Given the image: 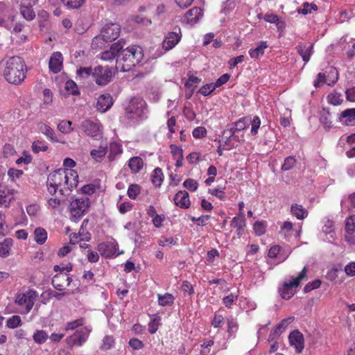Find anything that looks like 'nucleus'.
Wrapping results in <instances>:
<instances>
[{
  "label": "nucleus",
  "mask_w": 355,
  "mask_h": 355,
  "mask_svg": "<svg viewBox=\"0 0 355 355\" xmlns=\"http://www.w3.org/2000/svg\"><path fill=\"white\" fill-rule=\"evenodd\" d=\"M112 69L109 67L97 66L93 71V80L98 85H105L111 81Z\"/></svg>",
  "instance_id": "nucleus-8"
},
{
  "label": "nucleus",
  "mask_w": 355,
  "mask_h": 355,
  "mask_svg": "<svg viewBox=\"0 0 355 355\" xmlns=\"http://www.w3.org/2000/svg\"><path fill=\"white\" fill-rule=\"evenodd\" d=\"M34 238L38 244L42 245L44 243L47 239V232L44 229L37 227L34 231Z\"/></svg>",
  "instance_id": "nucleus-33"
},
{
  "label": "nucleus",
  "mask_w": 355,
  "mask_h": 355,
  "mask_svg": "<svg viewBox=\"0 0 355 355\" xmlns=\"http://www.w3.org/2000/svg\"><path fill=\"white\" fill-rule=\"evenodd\" d=\"M291 212L299 220H302L308 216V211L302 205L297 204L292 205Z\"/></svg>",
  "instance_id": "nucleus-28"
},
{
  "label": "nucleus",
  "mask_w": 355,
  "mask_h": 355,
  "mask_svg": "<svg viewBox=\"0 0 355 355\" xmlns=\"http://www.w3.org/2000/svg\"><path fill=\"white\" fill-rule=\"evenodd\" d=\"M177 240L173 237H164L162 236L158 241V244L160 246H171L175 245Z\"/></svg>",
  "instance_id": "nucleus-61"
},
{
  "label": "nucleus",
  "mask_w": 355,
  "mask_h": 355,
  "mask_svg": "<svg viewBox=\"0 0 355 355\" xmlns=\"http://www.w3.org/2000/svg\"><path fill=\"white\" fill-rule=\"evenodd\" d=\"M266 224L264 221H257L254 224V231L257 236H261L266 232Z\"/></svg>",
  "instance_id": "nucleus-51"
},
{
  "label": "nucleus",
  "mask_w": 355,
  "mask_h": 355,
  "mask_svg": "<svg viewBox=\"0 0 355 355\" xmlns=\"http://www.w3.org/2000/svg\"><path fill=\"white\" fill-rule=\"evenodd\" d=\"M236 132H239L236 130L235 126L232 123L230 128L223 131V136L227 139V140L233 139L236 141H239V138H237V136L236 135Z\"/></svg>",
  "instance_id": "nucleus-43"
},
{
  "label": "nucleus",
  "mask_w": 355,
  "mask_h": 355,
  "mask_svg": "<svg viewBox=\"0 0 355 355\" xmlns=\"http://www.w3.org/2000/svg\"><path fill=\"white\" fill-rule=\"evenodd\" d=\"M37 297L38 295L35 291L31 290L26 294H24V304L26 305L25 311L26 313H28L32 309Z\"/></svg>",
  "instance_id": "nucleus-23"
},
{
  "label": "nucleus",
  "mask_w": 355,
  "mask_h": 355,
  "mask_svg": "<svg viewBox=\"0 0 355 355\" xmlns=\"http://www.w3.org/2000/svg\"><path fill=\"white\" fill-rule=\"evenodd\" d=\"M320 120L324 125V128L329 129L331 127V121L329 119V112L324 108L322 110Z\"/></svg>",
  "instance_id": "nucleus-50"
},
{
  "label": "nucleus",
  "mask_w": 355,
  "mask_h": 355,
  "mask_svg": "<svg viewBox=\"0 0 355 355\" xmlns=\"http://www.w3.org/2000/svg\"><path fill=\"white\" fill-rule=\"evenodd\" d=\"M47 338L48 334L43 330L37 331L33 335V339L37 343H44Z\"/></svg>",
  "instance_id": "nucleus-58"
},
{
  "label": "nucleus",
  "mask_w": 355,
  "mask_h": 355,
  "mask_svg": "<svg viewBox=\"0 0 355 355\" xmlns=\"http://www.w3.org/2000/svg\"><path fill=\"white\" fill-rule=\"evenodd\" d=\"M92 331L90 327H85L80 330L76 331L72 335L68 336L66 342L69 346L81 347L88 339Z\"/></svg>",
  "instance_id": "nucleus-7"
},
{
  "label": "nucleus",
  "mask_w": 355,
  "mask_h": 355,
  "mask_svg": "<svg viewBox=\"0 0 355 355\" xmlns=\"http://www.w3.org/2000/svg\"><path fill=\"white\" fill-rule=\"evenodd\" d=\"M144 58L143 49L139 46L123 47L116 60V68L121 71H130L139 64Z\"/></svg>",
  "instance_id": "nucleus-2"
},
{
  "label": "nucleus",
  "mask_w": 355,
  "mask_h": 355,
  "mask_svg": "<svg viewBox=\"0 0 355 355\" xmlns=\"http://www.w3.org/2000/svg\"><path fill=\"white\" fill-rule=\"evenodd\" d=\"M303 8L297 9V12L299 14H302L304 15L311 13L312 10L316 11L318 10V6L315 3H309L308 2H305L303 3Z\"/></svg>",
  "instance_id": "nucleus-37"
},
{
  "label": "nucleus",
  "mask_w": 355,
  "mask_h": 355,
  "mask_svg": "<svg viewBox=\"0 0 355 355\" xmlns=\"http://www.w3.org/2000/svg\"><path fill=\"white\" fill-rule=\"evenodd\" d=\"M230 226L232 228L236 229L237 235H241L244 232L245 227V218L244 213H239V214L234 217L231 221Z\"/></svg>",
  "instance_id": "nucleus-20"
},
{
  "label": "nucleus",
  "mask_w": 355,
  "mask_h": 355,
  "mask_svg": "<svg viewBox=\"0 0 355 355\" xmlns=\"http://www.w3.org/2000/svg\"><path fill=\"white\" fill-rule=\"evenodd\" d=\"M128 166L133 173H137L139 172L144 166L143 159L139 157H133L130 159Z\"/></svg>",
  "instance_id": "nucleus-29"
},
{
  "label": "nucleus",
  "mask_w": 355,
  "mask_h": 355,
  "mask_svg": "<svg viewBox=\"0 0 355 355\" xmlns=\"http://www.w3.org/2000/svg\"><path fill=\"white\" fill-rule=\"evenodd\" d=\"M94 71V68H92L91 67H80L79 68L76 73L77 75L84 79H87L90 76L93 78V71Z\"/></svg>",
  "instance_id": "nucleus-38"
},
{
  "label": "nucleus",
  "mask_w": 355,
  "mask_h": 355,
  "mask_svg": "<svg viewBox=\"0 0 355 355\" xmlns=\"http://www.w3.org/2000/svg\"><path fill=\"white\" fill-rule=\"evenodd\" d=\"M297 163V160L293 156H288L284 159V164L282 166V170L284 171L292 169Z\"/></svg>",
  "instance_id": "nucleus-41"
},
{
  "label": "nucleus",
  "mask_w": 355,
  "mask_h": 355,
  "mask_svg": "<svg viewBox=\"0 0 355 355\" xmlns=\"http://www.w3.org/2000/svg\"><path fill=\"white\" fill-rule=\"evenodd\" d=\"M327 101L329 103L334 105H339L343 102L341 94L336 92L331 93L329 94L327 96Z\"/></svg>",
  "instance_id": "nucleus-48"
},
{
  "label": "nucleus",
  "mask_w": 355,
  "mask_h": 355,
  "mask_svg": "<svg viewBox=\"0 0 355 355\" xmlns=\"http://www.w3.org/2000/svg\"><path fill=\"white\" fill-rule=\"evenodd\" d=\"M114 345V339L112 336H105L102 341L100 347L101 350H108L113 347Z\"/></svg>",
  "instance_id": "nucleus-44"
},
{
  "label": "nucleus",
  "mask_w": 355,
  "mask_h": 355,
  "mask_svg": "<svg viewBox=\"0 0 355 355\" xmlns=\"http://www.w3.org/2000/svg\"><path fill=\"white\" fill-rule=\"evenodd\" d=\"M58 129L62 133L69 134L73 131V128H71V122L70 121L62 120L58 125Z\"/></svg>",
  "instance_id": "nucleus-45"
},
{
  "label": "nucleus",
  "mask_w": 355,
  "mask_h": 355,
  "mask_svg": "<svg viewBox=\"0 0 355 355\" xmlns=\"http://www.w3.org/2000/svg\"><path fill=\"white\" fill-rule=\"evenodd\" d=\"M31 7L24 3V18L27 20H32L35 17V13Z\"/></svg>",
  "instance_id": "nucleus-59"
},
{
  "label": "nucleus",
  "mask_w": 355,
  "mask_h": 355,
  "mask_svg": "<svg viewBox=\"0 0 355 355\" xmlns=\"http://www.w3.org/2000/svg\"><path fill=\"white\" fill-rule=\"evenodd\" d=\"M13 240L10 238L5 239L3 242H0V256H8L10 248L12 245Z\"/></svg>",
  "instance_id": "nucleus-32"
},
{
  "label": "nucleus",
  "mask_w": 355,
  "mask_h": 355,
  "mask_svg": "<svg viewBox=\"0 0 355 355\" xmlns=\"http://www.w3.org/2000/svg\"><path fill=\"white\" fill-rule=\"evenodd\" d=\"M13 190L7 189L6 186L0 182V206H8L10 203L12 198H8L9 194H12Z\"/></svg>",
  "instance_id": "nucleus-27"
},
{
  "label": "nucleus",
  "mask_w": 355,
  "mask_h": 355,
  "mask_svg": "<svg viewBox=\"0 0 355 355\" xmlns=\"http://www.w3.org/2000/svg\"><path fill=\"white\" fill-rule=\"evenodd\" d=\"M345 230L348 234H353L355 231V215H352L347 218L345 223Z\"/></svg>",
  "instance_id": "nucleus-53"
},
{
  "label": "nucleus",
  "mask_w": 355,
  "mask_h": 355,
  "mask_svg": "<svg viewBox=\"0 0 355 355\" xmlns=\"http://www.w3.org/2000/svg\"><path fill=\"white\" fill-rule=\"evenodd\" d=\"M290 345L295 347L297 352H301L304 347L303 334L298 330L292 331L288 336Z\"/></svg>",
  "instance_id": "nucleus-15"
},
{
  "label": "nucleus",
  "mask_w": 355,
  "mask_h": 355,
  "mask_svg": "<svg viewBox=\"0 0 355 355\" xmlns=\"http://www.w3.org/2000/svg\"><path fill=\"white\" fill-rule=\"evenodd\" d=\"M8 175L12 182H17V180H19L22 175V171L15 168H10L8 171Z\"/></svg>",
  "instance_id": "nucleus-63"
},
{
  "label": "nucleus",
  "mask_w": 355,
  "mask_h": 355,
  "mask_svg": "<svg viewBox=\"0 0 355 355\" xmlns=\"http://www.w3.org/2000/svg\"><path fill=\"white\" fill-rule=\"evenodd\" d=\"M89 207V200L86 196L72 197L70 200L69 211L70 218L76 222L87 212Z\"/></svg>",
  "instance_id": "nucleus-6"
},
{
  "label": "nucleus",
  "mask_w": 355,
  "mask_h": 355,
  "mask_svg": "<svg viewBox=\"0 0 355 355\" xmlns=\"http://www.w3.org/2000/svg\"><path fill=\"white\" fill-rule=\"evenodd\" d=\"M98 250L101 256L110 258L116 257L119 254L116 253V245L111 242H103L98 245Z\"/></svg>",
  "instance_id": "nucleus-16"
},
{
  "label": "nucleus",
  "mask_w": 355,
  "mask_h": 355,
  "mask_svg": "<svg viewBox=\"0 0 355 355\" xmlns=\"http://www.w3.org/2000/svg\"><path fill=\"white\" fill-rule=\"evenodd\" d=\"M174 297L170 293H165L164 295L158 294V303L162 306L171 305L173 303Z\"/></svg>",
  "instance_id": "nucleus-35"
},
{
  "label": "nucleus",
  "mask_w": 355,
  "mask_h": 355,
  "mask_svg": "<svg viewBox=\"0 0 355 355\" xmlns=\"http://www.w3.org/2000/svg\"><path fill=\"white\" fill-rule=\"evenodd\" d=\"M80 128L88 137H97L102 135V127L98 122L85 120L81 123Z\"/></svg>",
  "instance_id": "nucleus-12"
},
{
  "label": "nucleus",
  "mask_w": 355,
  "mask_h": 355,
  "mask_svg": "<svg viewBox=\"0 0 355 355\" xmlns=\"http://www.w3.org/2000/svg\"><path fill=\"white\" fill-rule=\"evenodd\" d=\"M342 119H347L345 121L347 125H353L355 122V108L344 110L340 114V120Z\"/></svg>",
  "instance_id": "nucleus-31"
},
{
  "label": "nucleus",
  "mask_w": 355,
  "mask_h": 355,
  "mask_svg": "<svg viewBox=\"0 0 355 355\" xmlns=\"http://www.w3.org/2000/svg\"><path fill=\"white\" fill-rule=\"evenodd\" d=\"M203 12L201 8L198 7H194L188 10L183 16L182 21L183 23L194 25L196 24L200 19L202 17Z\"/></svg>",
  "instance_id": "nucleus-13"
},
{
  "label": "nucleus",
  "mask_w": 355,
  "mask_h": 355,
  "mask_svg": "<svg viewBox=\"0 0 355 355\" xmlns=\"http://www.w3.org/2000/svg\"><path fill=\"white\" fill-rule=\"evenodd\" d=\"M121 26L116 23L105 24L101 31V33L92 40V46L94 49L102 48L103 42H110L116 40L120 34Z\"/></svg>",
  "instance_id": "nucleus-3"
},
{
  "label": "nucleus",
  "mask_w": 355,
  "mask_h": 355,
  "mask_svg": "<svg viewBox=\"0 0 355 355\" xmlns=\"http://www.w3.org/2000/svg\"><path fill=\"white\" fill-rule=\"evenodd\" d=\"M268 46L266 41H261L256 48L250 49L249 50V55L252 59H258L263 56L265 50L268 48Z\"/></svg>",
  "instance_id": "nucleus-26"
},
{
  "label": "nucleus",
  "mask_w": 355,
  "mask_h": 355,
  "mask_svg": "<svg viewBox=\"0 0 355 355\" xmlns=\"http://www.w3.org/2000/svg\"><path fill=\"white\" fill-rule=\"evenodd\" d=\"M77 172L73 169H58L51 173L46 186L49 193L53 195L58 191L61 195H69L76 187L78 180Z\"/></svg>",
  "instance_id": "nucleus-1"
},
{
  "label": "nucleus",
  "mask_w": 355,
  "mask_h": 355,
  "mask_svg": "<svg viewBox=\"0 0 355 355\" xmlns=\"http://www.w3.org/2000/svg\"><path fill=\"white\" fill-rule=\"evenodd\" d=\"M126 44V42L124 39H121L116 42L113 43L110 50L105 51L101 54V59L104 61L113 60L116 57H118L121 50Z\"/></svg>",
  "instance_id": "nucleus-10"
},
{
  "label": "nucleus",
  "mask_w": 355,
  "mask_h": 355,
  "mask_svg": "<svg viewBox=\"0 0 355 355\" xmlns=\"http://www.w3.org/2000/svg\"><path fill=\"white\" fill-rule=\"evenodd\" d=\"M237 299L238 295L236 294L231 293L223 298V302L226 307L231 308Z\"/></svg>",
  "instance_id": "nucleus-57"
},
{
  "label": "nucleus",
  "mask_w": 355,
  "mask_h": 355,
  "mask_svg": "<svg viewBox=\"0 0 355 355\" xmlns=\"http://www.w3.org/2000/svg\"><path fill=\"white\" fill-rule=\"evenodd\" d=\"M22 60L19 56H12L6 62L3 76L6 80L14 85H19L22 82Z\"/></svg>",
  "instance_id": "nucleus-4"
},
{
  "label": "nucleus",
  "mask_w": 355,
  "mask_h": 355,
  "mask_svg": "<svg viewBox=\"0 0 355 355\" xmlns=\"http://www.w3.org/2000/svg\"><path fill=\"white\" fill-rule=\"evenodd\" d=\"M40 131L52 142L61 143L62 141L55 135L53 130L48 125L40 123L38 124Z\"/></svg>",
  "instance_id": "nucleus-22"
},
{
  "label": "nucleus",
  "mask_w": 355,
  "mask_h": 355,
  "mask_svg": "<svg viewBox=\"0 0 355 355\" xmlns=\"http://www.w3.org/2000/svg\"><path fill=\"white\" fill-rule=\"evenodd\" d=\"M85 323V319L83 318H80L73 321L68 322L66 323L64 329L66 331L69 330H74L76 328L84 325Z\"/></svg>",
  "instance_id": "nucleus-39"
},
{
  "label": "nucleus",
  "mask_w": 355,
  "mask_h": 355,
  "mask_svg": "<svg viewBox=\"0 0 355 355\" xmlns=\"http://www.w3.org/2000/svg\"><path fill=\"white\" fill-rule=\"evenodd\" d=\"M71 282V278L67 273L59 272L53 277L51 284L56 290L62 291L66 286L70 285Z\"/></svg>",
  "instance_id": "nucleus-14"
},
{
  "label": "nucleus",
  "mask_w": 355,
  "mask_h": 355,
  "mask_svg": "<svg viewBox=\"0 0 355 355\" xmlns=\"http://www.w3.org/2000/svg\"><path fill=\"white\" fill-rule=\"evenodd\" d=\"M227 331L230 335H234L238 330L239 324L236 320L232 316H230L227 318Z\"/></svg>",
  "instance_id": "nucleus-40"
},
{
  "label": "nucleus",
  "mask_w": 355,
  "mask_h": 355,
  "mask_svg": "<svg viewBox=\"0 0 355 355\" xmlns=\"http://www.w3.org/2000/svg\"><path fill=\"white\" fill-rule=\"evenodd\" d=\"M64 88L69 94L76 95L79 94L78 86L72 80H69L65 83Z\"/></svg>",
  "instance_id": "nucleus-46"
},
{
  "label": "nucleus",
  "mask_w": 355,
  "mask_h": 355,
  "mask_svg": "<svg viewBox=\"0 0 355 355\" xmlns=\"http://www.w3.org/2000/svg\"><path fill=\"white\" fill-rule=\"evenodd\" d=\"M26 211L30 216H36L40 211V207L37 204L33 203L26 207Z\"/></svg>",
  "instance_id": "nucleus-60"
},
{
  "label": "nucleus",
  "mask_w": 355,
  "mask_h": 355,
  "mask_svg": "<svg viewBox=\"0 0 355 355\" xmlns=\"http://www.w3.org/2000/svg\"><path fill=\"white\" fill-rule=\"evenodd\" d=\"M279 292L282 297L285 300L291 299L295 293V291L291 290L288 287H286L284 284L282 287L279 288Z\"/></svg>",
  "instance_id": "nucleus-54"
},
{
  "label": "nucleus",
  "mask_w": 355,
  "mask_h": 355,
  "mask_svg": "<svg viewBox=\"0 0 355 355\" xmlns=\"http://www.w3.org/2000/svg\"><path fill=\"white\" fill-rule=\"evenodd\" d=\"M163 182V173L160 168H156L152 175V182L156 187H159Z\"/></svg>",
  "instance_id": "nucleus-36"
},
{
  "label": "nucleus",
  "mask_w": 355,
  "mask_h": 355,
  "mask_svg": "<svg viewBox=\"0 0 355 355\" xmlns=\"http://www.w3.org/2000/svg\"><path fill=\"white\" fill-rule=\"evenodd\" d=\"M306 268L304 267L297 277H292L291 279L285 282L284 283V285L292 291H295V289L299 286L301 281L304 279L306 277Z\"/></svg>",
  "instance_id": "nucleus-21"
},
{
  "label": "nucleus",
  "mask_w": 355,
  "mask_h": 355,
  "mask_svg": "<svg viewBox=\"0 0 355 355\" xmlns=\"http://www.w3.org/2000/svg\"><path fill=\"white\" fill-rule=\"evenodd\" d=\"M21 322V317L18 315H14L7 320L6 326L8 328L14 329L20 325Z\"/></svg>",
  "instance_id": "nucleus-49"
},
{
  "label": "nucleus",
  "mask_w": 355,
  "mask_h": 355,
  "mask_svg": "<svg viewBox=\"0 0 355 355\" xmlns=\"http://www.w3.org/2000/svg\"><path fill=\"white\" fill-rule=\"evenodd\" d=\"M148 113L147 104L141 98L132 99L125 108V116L134 121L146 119Z\"/></svg>",
  "instance_id": "nucleus-5"
},
{
  "label": "nucleus",
  "mask_w": 355,
  "mask_h": 355,
  "mask_svg": "<svg viewBox=\"0 0 355 355\" xmlns=\"http://www.w3.org/2000/svg\"><path fill=\"white\" fill-rule=\"evenodd\" d=\"M64 6L69 10H77L80 8L85 0H61Z\"/></svg>",
  "instance_id": "nucleus-34"
},
{
  "label": "nucleus",
  "mask_w": 355,
  "mask_h": 355,
  "mask_svg": "<svg viewBox=\"0 0 355 355\" xmlns=\"http://www.w3.org/2000/svg\"><path fill=\"white\" fill-rule=\"evenodd\" d=\"M107 143L106 141H101L100 146L97 149H93L90 152L91 157L95 160L98 161L102 157H105L107 153Z\"/></svg>",
  "instance_id": "nucleus-25"
},
{
  "label": "nucleus",
  "mask_w": 355,
  "mask_h": 355,
  "mask_svg": "<svg viewBox=\"0 0 355 355\" xmlns=\"http://www.w3.org/2000/svg\"><path fill=\"white\" fill-rule=\"evenodd\" d=\"M62 55L60 52H54L49 62L50 70L55 73H58L62 67Z\"/></svg>",
  "instance_id": "nucleus-17"
},
{
  "label": "nucleus",
  "mask_w": 355,
  "mask_h": 355,
  "mask_svg": "<svg viewBox=\"0 0 355 355\" xmlns=\"http://www.w3.org/2000/svg\"><path fill=\"white\" fill-rule=\"evenodd\" d=\"M31 148L33 152L35 153H38L41 151L45 152L48 150V146L45 142L40 140L33 141Z\"/></svg>",
  "instance_id": "nucleus-42"
},
{
  "label": "nucleus",
  "mask_w": 355,
  "mask_h": 355,
  "mask_svg": "<svg viewBox=\"0 0 355 355\" xmlns=\"http://www.w3.org/2000/svg\"><path fill=\"white\" fill-rule=\"evenodd\" d=\"M216 89V87L214 85V83H209L207 84L204 86H202L199 90L198 93L202 94L203 96H206L210 94L212 92H214Z\"/></svg>",
  "instance_id": "nucleus-62"
},
{
  "label": "nucleus",
  "mask_w": 355,
  "mask_h": 355,
  "mask_svg": "<svg viewBox=\"0 0 355 355\" xmlns=\"http://www.w3.org/2000/svg\"><path fill=\"white\" fill-rule=\"evenodd\" d=\"M140 187L138 184H131L128 189V196L131 199H135L140 193Z\"/></svg>",
  "instance_id": "nucleus-55"
},
{
  "label": "nucleus",
  "mask_w": 355,
  "mask_h": 355,
  "mask_svg": "<svg viewBox=\"0 0 355 355\" xmlns=\"http://www.w3.org/2000/svg\"><path fill=\"white\" fill-rule=\"evenodd\" d=\"M81 230L83 231V226L78 234L74 233L70 235V241L71 243H78L79 241H88L90 240L91 237L89 233L80 232Z\"/></svg>",
  "instance_id": "nucleus-30"
},
{
  "label": "nucleus",
  "mask_w": 355,
  "mask_h": 355,
  "mask_svg": "<svg viewBox=\"0 0 355 355\" xmlns=\"http://www.w3.org/2000/svg\"><path fill=\"white\" fill-rule=\"evenodd\" d=\"M252 135L255 136L258 134V130L261 125V119L258 116H254L250 121Z\"/></svg>",
  "instance_id": "nucleus-47"
},
{
  "label": "nucleus",
  "mask_w": 355,
  "mask_h": 355,
  "mask_svg": "<svg viewBox=\"0 0 355 355\" xmlns=\"http://www.w3.org/2000/svg\"><path fill=\"white\" fill-rule=\"evenodd\" d=\"M175 204L180 208L187 209L190 206V200L188 192L180 191L174 196Z\"/></svg>",
  "instance_id": "nucleus-19"
},
{
  "label": "nucleus",
  "mask_w": 355,
  "mask_h": 355,
  "mask_svg": "<svg viewBox=\"0 0 355 355\" xmlns=\"http://www.w3.org/2000/svg\"><path fill=\"white\" fill-rule=\"evenodd\" d=\"M112 104V98L110 94H102L98 98L96 103V109L101 112H105L111 107Z\"/></svg>",
  "instance_id": "nucleus-18"
},
{
  "label": "nucleus",
  "mask_w": 355,
  "mask_h": 355,
  "mask_svg": "<svg viewBox=\"0 0 355 355\" xmlns=\"http://www.w3.org/2000/svg\"><path fill=\"white\" fill-rule=\"evenodd\" d=\"M299 54L302 56L303 61L306 63L309 61L313 53V44L309 46L303 44H299L297 46Z\"/></svg>",
  "instance_id": "nucleus-24"
},
{
  "label": "nucleus",
  "mask_w": 355,
  "mask_h": 355,
  "mask_svg": "<svg viewBox=\"0 0 355 355\" xmlns=\"http://www.w3.org/2000/svg\"><path fill=\"white\" fill-rule=\"evenodd\" d=\"M183 186L189 191L193 192L198 189V183L196 180L189 178L184 180L183 182Z\"/></svg>",
  "instance_id": "nucleus-56"
},
{
  "label": "nucleus",
  "mask_w": 355,
  "mask_h": 355,
  "mask_svg": "<svg viewBox=\"0 0 355 355\" xmlns=\"http://www.w3.org/2000/svg\"><path fill=\"white\" fill-rule=\"evenodd\" d=\"M338 78V73L336 68L331 67L328 71L319 73L317 79L314 81V86L319 87L324 83L331 85L334 84Z\"/></svg>",
  "instance_id": "nucleus-9"
},
{
  "label": "nucleus",
  "mask_w": 355,
  "mask_h": 355,
  "mask_svg": "<svg viewBox=\"0 0 355 355\" xmlns=\"http://www.w3.org/2000/svg\"><path fill=\"white\" fill-rule=\"evenodd\" d=\"M207 130L204 127H197L193 129L192 135L196 139H200L206 136Z\"/></svg>",
  "instance_id": "nucleus-64"
},
{
  "label": "nucleus",
  "mask_w": 355,
  "mask_h": 355,
  "mask_svg": "<svg viewBox=\"0 0 355 355\" xmlns=\"http://www.w3.org/2000/svg\"><path fill=\"white\" fill-rule=\"evenodd\" d=\"M182 33L180 28H176L173 31L169 32L165 36L162 42V47L165 51L173 49L180 41Z\"/></svg>",
  "instance_id": "nucleus-11"
},
{
  "label": "nucleus",
  "mask_w": 355,
  "mask_h": 355,
  "mask_svg": "<svg viewBox=\"0 0 355 355\" xmlns=\"http://www.w3.org/2000/svg\"><path fill=\"white\" fill-rule=\"evenodd\" d=\"M110 150V153L108 157L110 161H112L114 159V157L113 156V155H120L122 153V148H121V146L116 143L111 144Z\"/></svg>",
  "instance_id": "nucleus-52"
}]
</instances>
